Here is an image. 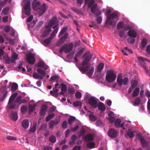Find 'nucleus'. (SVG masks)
Wrapping results in <instances>:
<instances>
[{"label": "nucleus", "mask_w": 150, "mask_h": 150, "mask_svg": "<svg viewBox=\"0 0 150 150\" xmlns=\"http://www.w3.org/2000/svg\"><path fill=\"white\" fill-rule=\"evenodd\" d=\"M127 41L130 44H133L134 43L135 40L134 39L129 38L127 39Z\"/></svg>", "instance_id": "obj_57"}, {"label": "nucleus", "mask_w": 150, "mask_h": 150, "mask_svg": "<svg viewBox=\"0 0 150 150\" xmlns=\"http://www.w3.org/2000/svg\"><path fill=\"white\" fill-rule=\"evenodd\" d=\"M3 60L7 64H9L11 63V59L7 55H4L3 58Z\"/></svg>", "instance_id": "obj_24"}, {"label": "nucleus", "mask_w": 150, "mask_h": 150, "mask_svg": "<svg viewBox=\"0 0 150 150\" xmlns=\"http://www.w3.org/2000/svg\"><path fill=\"white\" fill-rule=\"evenodd\" d=\"M96 125L97 126L102 127L104 125V123L101 120H99L96 122Z\"/></svg>", "instance_id": "obj_36"}, {"label": "nucleus", "mask_w": 150, "mask_h": 150, "mask_svg": "<svg viewBox=\"0 0 150 150\" xmlns=\"http://www.w3.org/2000/svg\"><path fill=\"white\" fill-rule=\"evenodd\" d=\"M122 76L121 74H119L117 79V83L120 86H121L123 84L127 85L129 81L127 77L124 78L123 79L122 78Z\"/></svg>", "instance_id": "obj_7"}, {"label": "nucleus", "mask_w": 150, "mask_h": 150, "mask_svg": "<svg viewBox=\"0 0 150 150\" xmlns=\"http://www.w3.org/2000/svg\"><path fill=\"white\" fill-rule=\"evenodd\" d=\"M104 64L103 63H100L98 65L97 68V71L98 72H100L103 70Z\"/></svg>", "instance_id": "obj_25"}, {"label": "nucleus", "mask_w": 150, "mask_h": 150, "mask_svg": "<svg viewBox=\"0 0 150 150\" xmlns=\"http://www.w3.org/2000/svg\"><path fill=\"white\" fill-rule=\"evenodd\" d=\"M9 9V7H5L3 9L2 13L4 15H6L8 14Z\"/></svg>", "instance_id": "obj_48"}, {"label": "nucleus", "mask_w": 150, "mask_h": 150, "mask_svg": "<svg viewBox=\"0 0 150 150\" xmlns=\"http://www.w3.org/2000/svg\"><path fill=\"white\" fill-rule=\"evenodd\" d=\"M108 115L109 116V117L108 119L109 122L110 123H113L115 120V117L110 115V113H109L108 114Z\"/></svg>", "instance_id": "obj_46"}, {"label": "nucleus", "mask_w": 150, "mask_h": 150, "mask_svg": "<svg viewBox=\"0 0 150 150\" xmlns=\"http://www.w3.org/2000/svg\"><path fill=\"white\" fill-rule=\"evenodd\" d=\"M33 9L38 11L39 15H42L45 12L46 9V5L43 4L42 6L39 2L34 1L32 4Z\"/></svg>", "instance_id": "obj_3"}, {"label": "nucleus", "mask_w": 150, "mask_h": 150, "mask_svg": "<svg viewBox=\"0 0 150 150\" xmlns=\"http://www.w3.org/2000/svg\"><path fill=\"white\" fill-rule=\"evenodd\" d=\"M11 119L14 121H16L18 120V114L16 112H12L11 115Z\"/></svg>", "instance_id": "obj_21"}, {"label": "nucleus", "mask_w": 150, "mask_h": 150, "mask_svg": "<svg viewBox=\"0 0 150 150\" xmlns=\"http://www.w3.org/2000/svg\"><path fill=\"white\" fill-rule=\"evenodd\" d=\"M35 66L37 67H41L42 68L44 69L45 70H47L48 66L46 65L45 63L42 61H39L35 64Z\"/></svg>", "instance_id": "obj_15"}, {"label": "nucleus", "mask_w": 150, "mask_h": 150, "mask_svg": "<svg viewBox=\"0 0 150 150\" xmlns=\"http://www.w3.org/2000/svg\"><path fill=\"white\" fill-rule=\"evenodd\" d=\"M85 139L86 142L92 141L93 139V137L91 134H88L86 136Z\"/></svg>", "instance_id": "obj_23"}, {"label": "nucleus", "mask_w": 150, "mask_h": 150, "mask_svg": "<svg viewBox=\"0 0 150 150\" xmlns=\"http://www.w3.org/2000/svg\"><path fill=\"white\" fill-rule=\"evenodd\" d=\"M53 38L50 36L49 38L44 40L42 44L44 45H48L51 42V40Z\"/></svg>", "instance_id": "obj_20"}, {"label": "nucleus", "mask_w": 150, "mask_h": 150, "mask_svg": "<svg viewBox=\"0 0 150 150\" xmlns=\"http://www.w3.org/2000/svg\"><path fill=\"white\" fill-rule=\"evenodd\" d=\"M97 4H95L91 7V11L92 13L96 16H98L101 14V12L97 8Z\"/></svg>", "instance_id": "obj_11"}, {"label": "nucleus", "mask_w": 150, "mask_h": 150, "mask_svg": "<svg viewBox=\"0 0 150 150\" xmlns=\"http://www.w3.org/2000/svg\"><path fill=\"white\" fill-rule=\"evenodd\" d=\"M21 99L22 96L20 95L18 96L15 99L14 101L15 103H18L21 100Z\"/></svg>", "instance_id": "obj_60"}, {"label": "nucleus", "mask_w": 150, "mask_h": 150, "mask_svg": "<svg viewBox=\"0 0 150 150\" xmlns=\"http://www.w3.org/2000/svg\"><path fill=\"white\" fill-rule=\"evenodd\" d=\"M26 60L30 64H33L35 62V59L32 54H28L26 55Z\"/></svg>", "instance_id": "obj_12"}, {"label": "nucleus", "mask_w": 150, "mask_h": 150, "mask_svg": "<svg viewBox=\"0 0 150 150\" xmlns=\"http://www.w3.org/2000/svg\"><path fill=\"white\" fill-rule=\"evenodd\" d=\"M37 125L36 123H33V126L30 128V132L34 133L36 131Z\"/></svg>", "instance_id": "obj_34"}, {"label": "nucleus", "mask_w": 150, "mask_h": 150, "mask_svg": "<svg viewBox=\"0 0 150 150\" xmlns=\"http://www.w3.org/2000/svg\"><path fill=\"white\" fill-rule=\"evenodd\" d=\"M117 134V132L113 129H109L108 132V136L111 138H114L116 137Z\"/></svg>", "instance_id": "obj_13"}, {"label": "nucleus", "mask_w": 150, "mask_h": 150, "mask_svg": "<svg viewBox=\"0 0 150 150\" xmlns=\"http://www.w3.org/2000/svg\"><path fill=\"white\" fill-rule=\"evenodd\" d=\"M67 27L64 28L61 31L58 37L59 38L61 37L62 35L67 30Z\"/></svg>", "instance_id": "obj_45"}, {"label": "nucleus", "mask_w": 150, "mask_h": 150, "mask_svg": "<svg viewBox=\"0 0 150 150\" xmlns=\"http://www.w3.org/2000/svg\"><path fill=\"white\" fill-rule=\"evenodd\" d=\"M59 78V76H52L50 78V79L54 81H58Z\"/></svg>", "instance_id": "obj_55"}, {"label": "nucleus", "mask_w": 150, "mask_h": 150, "mask_svg": "<svg viewBox=\"0 0 150 150\" xmlns=\"http://www.w3.org/2000/svg\"><path fill=\"white\" fill-rule=\"evenodd\" d=\"M98 109L102 112L104 111L105 110V107L104 104L102 103H100L98 105Z\"/></svg>", "instance_id": "obj_26"}, {"label": "nucleus", "mask_w": 150, "mask_h": 150, "mask_svg": "<svg viewBox=\"0 0 150 150\" xmlns=\"http://www.w3.org/2000/svg\"><path fill=\"white\" fill-rule=\"evenodd\" d=\"M116 74L112 70H108L106 76V79L109 83L112 82L115 80Z\"/></svg>", "instance_id": "obj_6"}, {"label": "nucleus", "mask_w": 150, "mask_h": 150, "mask_svg": "<svg viewBox=\"0 0 150 150\" xmlns=\"http://www.w3.org/2000/svg\"><path fill=\"white\" fill-rule=\"evenodd\" d=\"M8 93V91H6L0 98V100L1 101H3L5 99Z\"/></svg>", "instance_id": "obj_50"}, {"label": "nucleus", "mask_w": 150, "mask_h": 150, "mask_svg": "<svg viewBox=\"0 0 150 150\" xmlns=\"http://www.w3.org/2000/svg\"><path fill=\"white\" fill-rule=\"evenodd\" d=\"M84 51V49L83 48H81L76 54V57H79L82 54Z\"/></svg>", "instance_id": "obj_40"}, {"label": "nucleus", "mask_w": 150, "mask_h": 150, "mask_svg": "<svg viewBox=\"0 0 150 150\" xmlns=\"http://www.w3.org/2000/svg\"><path fill=\"white\" fill-rule=\"evenodd\" d=\"M29 120L27 119H25L22 121L21 125L23 128L26 129H28L29 127Z\"/></svg>", "instance_id": "obj_16"}, {"label": "nucleus", "mask_w": 150, "mask_h": 150, "mask_svg": "<svg viewBox=\"0 0 150 150\" xmlns=\"http://www.w3.org/2000/svg\"><path fill=\"white\" fill-rule=\"evenodd\" d=\"M134 133L131 131V129H129L128 131L127 132V135L130 138H132L134 137Z\"/></svg>", "instance_id": "obj_44"}, {"label": "nucleus", "mask_w": 150, "mask_h": 150, "mask_svg": "<svg viewBox=\"0 0 150 150\" xmlns=\"http://www.w3.org/2000/svg\"><path fill=\"white\" fill-rule=\"evenodd\" d=\"M73 48V45L72 43H70L68 45L64 44L59 50V52L62 53L64 51V52L66 53H68L71 52Z\"/></svg>", "instance_id": "obj_5"}, {"label": "nucleus", "mask_w": 150, "mask_h": 150, "mask_svg": "<svg viewBox=\"0 0 150 150\" xmlns=\"http://www.w3.org/2000/svg\"><path fill=\"white\" fill-rule=\"evenodd\" d=\"M89 104L93 108H96L97 107V101L93 98H90L88 101Z\"/></svg>", "instance_id": "obj_14"}, {"label": "nucleus", "mask_w": 150, "mask_h": 150, "mask_svg": "<svg viewBox=\"0 0 150 150\" xmlns=\"http://www.w3.org/2000/svg\"><path fill=\"white\" fill-rule=\"evenodd\" d=\"M67 121H64L62 124V127L63 128L66 129L67 128Z\"/></svg>", "instance_id": "obj_63"}, {"label": "nucleus", "mask_w": 150, "mask_h": 150, "mask_svg": "<svg viewBox=\"0 0 150 150\" xmlns=\"http://www.w3.org/2000/svg\"><path fill=\"white\" fill-rule=\"evenodd\" d=\"M139 88L137 87L133 91V93L132 94V96L133 97H135L137 96L139 94Z\"/></svg>", "instance_id": "obj_28"}, {"label": "nucleus", "mask_w": 150, "mask_h": 150, "mask_svg": "<svg viewBox=\"0 0 150 150\" xmlns=\"http://www.w3.org/2000/svg\"><path fill=\"white\" fill-rule=\"evenodd\" d=\"M68 93H69L74 94L75 92V90L74 87H69L68 89Z\"/></svg>", "instance_id": "obj_51"}, {"label": "nucleus", "mask_w": 150, "mask_h": 150, "mask_svg": "<svg viewBox=\"0 0 150 150\" xmlns=\"http://www.w3.org/2000/svg\"><path fill=\"white\" fill-rule=\"evenodd\" d=\"M25 2H26L24 6L25 14L29 16L30 13V1L29 0H25Z\"/></svg>", "instance_id": "obj_9"}, {"label": "nucleus", "mask_w": 150, "mask_h": 150, "mask_svg": "<svg viewBox=\"0 0 150 150\" xmlns=\"http://www.w3.org/2000/svg\"><path fill=\"white\" fill-rule=\"evenodd\" d=\"M138 61L140 64L143 67L144 70L148 72L149 71L146 65L145 61H148L147 59L143 57H137Z\"/></svg>", "instance_id": "obj_8"}, {"label": "nucleus", "mask_w": 150, "mask_h": 150, "mask_svg": "<svg viewBox=\"0 0 150 150\" xmlns=\"http://www.w3.org/2000/svg\"><path fill=\"white\" fill-rule=\"evenodd\" d=\"M49 140L52 143H54L56 141V139L54 136L51 135L50 137Z\"/></svg>", "instance_id": "obj_47"}, {"label": "nucleus", "mask_w": 150, "mask_h": 150, "mask_svg": "<svg viewBox=\"0 0 150 150\" xmlns=\"http://www.w3.org/2000/svg\"><path fill=\"white\" fill-rule=\"evenodd\" d=\"M81 103L80 101H76L73 103L75 107L81 106Z\"/></svg>", "instance_id": "obj_58"}, {"label": "nucleus", "mask_w": 150, "mask_h": 150, "mask_svg": "<svg viewBox=\"0 0 150 150\" xmlns=\"http://www.w3.org/2000/svg\"><path fill=\"white\" fill-rule=\"evenodd\" d=\"M147 43V40L145 38H143L141 42V45L143 48H144L146 46Z\"/></svg>", "instance_id": "obj_35"}, {"label": "nucleus", "mask_w": 150, "mask_h": 150, "mask_svg": "<svg viewBox=\"0 0 150 150\" xmlns=\"http://www.w3.org/2000/svg\"><path fill=\"white\" fill-rule=\"evenodd\" d=\"M47 127V124H44L41 125V126L39 128L40 130H45L46 129Z\"/></svg>", "instance_id": "obj_61"}, {"label": "nucleus", "mask_w": 150, "mask_h": 150, "mask_svg": "<svg viewBox=\"0 0 150 150\" xmlns=\"http://www.w3.org/2000/svg\"><path fill=\"white\" fill-rule=\"evenodd\" d=\"M140 103V97H138L136 98L134 104V106L139 105Z\"/></svg>", "instance_id": "obj_42"}, {"label": "nucleus", "mask_w": 150, "mask_h": 150, "mask_svg": "<svg viewBox=\"0 0 150 150\" xmlns=\"http://www.w3.org/2000/svg\"><path fill=\"white\" fill-rule=\"evenodd\" d=\"M90 66V63L83 62L82 65L79 67V69L81 72L83 73L88 71L87 75L90 77L92 75L94 71V68L93 67H91L89 69Z\"/></svg>", "instance_id": "obj_1"}, {"label": "nucleus", "mask_w": 150, "mask_h": 150, "mask_svg": "<svg viewBox=\"0 0 150 150\" xmlns=\"http://www.w3.org/2000/svg\"><path fill=\"white\" fill-rule=\"evenodd\" d=\"M18 85L17 83H14L11 86V91L12 93L14 92L18 88Z\"/></svg>", "instance_id": "obj_32"}, {"label": "nucleus", "mask_w": 150, "mask_h": 150, "mask_svg": "<svg viewBox=\"0 0 150 150\" xmlns=\"http://www.w3.org/2000/svg\"><path fill=\"white\" fill-rule=\"evenodd\" d=\"M18 57V54L15 52H13L11 55V63L14 62L17 59Z\"/></svg>", "instance_id": "obj_22"}, {"label": "nucleus", "mask_w": 150, "mask_h": 150, "mask_svg": "<svg viewBox=\"0 0 150 150\" xmlns=\"http://www.w3.org/2000/svg\"><path fill=\"white\" fill-rule=\"evenodd\" d=\"M37 72L40 74L41 76L43 77L45 76L46 75V73L45 71L41 68H38L37 69Z\"/></svg>", "instance_id": "obj_29"}, {"label": "nucleus", "mask_w": 150, "mask_h": 150, "mask_svg": "<svg viewBox=\"0 0 150 150\" xmlns=\"http://www.w3.org/2000/svg\"><path fill=\"white\" fill-rule=\"evenodd\" d=\"M89 117L90 120L92 121H95L97 119V118L96 116L91 114L89 115Z\"/></svg>", "instance_id": "obj_54"}, {"label": "nucleus", "mask_w": 150, "mask_h": 150, "mask_svg": "<svg viewBox=\"0 0 150 150\" xmlns=\"http://www.w3.org/2000/svg\"><path fill=\"white\" fill-rule=\"evenodd\" d=\"M54 116V113H51L49 114V115L46 117L45 120L46 121H48L50 120Z\"/></svg>", "instance_id": "obj_38"}, {"label": "nucleus", "mask_w": 150, "mask_h": 150, "mask_svg": "<svg viewBox=\"0 0 150 150\" xmlns=\"http://www.w3.org/2000/svg\"><path fill=\"white\" fill-rule=\"evenodd\" d=\"M95 1L94 0H90L88 2V6L89 8L91 7V6L93 4L95 3Z\"/></svg>", "instance_id": "obj_59"}, {"label": "nucleus", "mask_w": 150, "mask_h": 150, "mask_svg": "<svg viewBox=\"0 0 150 150\" xmlns=\"http://www.w3.org/2000/svg\"><path fill=\"white\" fill-rule=\"evenodd\" d=\"M128 35L129 37L133 38H135L137 35L136 32L133 30H129Z\"/></svg>", "instance_id": "obj_17"}, {"label": "nucleus", "mask_w": 150, "mask_h": 150, "mask_svg": "<svg viewBox=\"0 0 150 150\" xmlns=\"http://www.w3.org/2000/svg\"><path fill=\"white\" fill-rule=\"evenodd\" d=\"M52 28L54 30L53 31L51 34L50 36L54 38L56 34L57 33L58 30L59 29V27H58L57 25H56L52 27Z\"/></svg>", "instance_id": "obj_19"}, {"label": "nucleus", "mask_w": 150, "mask_h": 150, "mask_svg": "<svg viewBox=\"0 0 150 150\" xmlns=\"http://www.w3.org/2000/svg\"><path fill=\"white\" fill-rule=\"evenodd\" d=\"M95 146V143L92 142H89L86 145L87 147L90 149L93 148Z\"/></svg>", "instance_id": "obj_33"}, {"label": "nucleus", "mask_w": 150, "mask_h": 150, "mask_svg": "<svg viewBox=\"0 0 150 150\" xmlns=\"http://www.w3.org/2000/svg\"><path fill=\"white\" fill-rule=\"evenodd\" d=\"M118 17L117 14L115 12H114L108 16H107L106 23L113 27H115L116 25V23L114 20H111L117 18Z\"/></svg>", "instance_id": "obj_4"}, {"label": "nucleus", "mask_w": 150, "mask_h": 150, "mask_svg": "<svg viewBox=\"0 0 150 150\" xmlns=\"http://www.w3.org/2000/svg\"><path fill=\"white\" fill-rule=\"evenodd\" d=\"M33 77L37 79H40L42 80L43 79V76L39 75L36 73H34L33 74Z\"/></svg>", "instance_id": "obj_30"}, {"label": "nucleus", "mask_w": 150, "mask_h": 150, "mask_svg": "<svg viewBox=\"0 0 150 150\" xmlns=\"http://www.w3.org/2000/svg\"><path fill=\"white\" fill-rule=\"evenodd\" d=\"M60 86H61V90L62 91L65 92L67 91V86L64 83H62Z\"/></svg>", "instance_id": "obj_41"}, {"label": "nucleus", "mask_w": 150, "mask_h": 150, "mask_svg": "<svg viewBox=\"0 0 150 150\" xmlns=\"http://www.w3.org/2000/svg\"><path fill=\"white\" fill-rule=\"evenodd\" d=\"M47 108V106L45 105H44L42 106L40 111V115H43L45 114Z\"/></svg>", "instance_id": "obj_18"}, {"label": "nucleus", "mask_w": 150, "mask_h": 150, "mask_svg": "<svg viewBox=\"0 0 150 150\" xmlns=\"http://www.w3.org/2000/svg\"><path fill=\"white\" fill-rule=\"evenodd\" d=\"M138 84V82L136 80H134L131 84V86L134 88L137 86Z\"/></svg>", "instance_id": "obj_64"}, {"label": "nucleus", "mask_w": 150, "mask_h": 150, "mask_svg": "<svg viewBox=\"0 0 150 150\" xmlns=\"http://www.w3.org/2000/svg\"><path fill=\"white\" fill-rule=\"evenodd\" d=\"M58 23L57 18L56 17H53L50 20L48 24L45 26V31L42 33V36L43 38L47 37L52 31L51 26Z\"/></svg>", "instance_id": "obj_2"}, {"label": "nucleus", "mask_w": 150, "mask_h": 150, "mask_svg": "<svg viewBox=\"0 0 150 150\" xmlns=\"http://www.w3.org/2000/svg\"><path fill=\"white\" fill-rule=\"evenodd\" d=\"M124 23L122 22H119L118 23L117 26V30H119L120 28L123 27Z\"/></svg>", "instance_id": "obj_49"}, {"label": "nucleus", "mask_w": 150, "mask_h": 150, "mask_svg": "<svg viewBox=\"0 0 150 150\" xmlns=\"http://www.w3.org/2000/svg\"><path fill=\"white\" fill-rule=\"evenodd\" d=\"M121 122L120 120L118 119H116L114 122L115 125L117 127H119Z\"/></svg>", "instance_id": "obj_43"}, {"label": "nucleus", "mask_w": 150, "mask_h": 150, "mask_svg": "<svg viewBox=\"0 0 150 150\" xmlns=\"http://www.w3.org/2000/svg\"><path fill=\"white\" fill-rule=\"evenodd\" d=\"M141 142L143 147L146 148L148 146V142L147 141H146L144 139H141Z\"/></svg>", "instance_id": "obj_27"}, {"label": "nucleus", "mask_w": 150, "mask_h": 150, "mask_svg": "<svg viewBox=\"0 0 150 150\" xmlns=\"http://www.w3.org/2000/svg\"><path fill=\"white\" fill-rule=\"evenodd\" d=\"M93 56V54H91L89 51L86 52L83 56L84 59L83 62L89 63Z\"/></svg>", "instance_id": "obj_10"}, {"label": "nucleus", "mask_w": 150, "mask_h": 150, "mask_svg": "<svg viewBox=\"0 0 150 150\" xmlns=\"http://www.w3.org/2000/svg\"><path fill=\"white\" fill-rule=\"evenodd\" d=\"M75 96L77 98H80L81 97V94L80 92H76L75 94Z\"/></svg>", "instance_id": "obj_62"}, {"label": "nucleus", "mask_w": 150, "mask_h": 150, "mask_svg": "<svg viewBox=\"0 0 150 150\" xmlns=\"http://www.w3.org/2000/svg\"><path fill=\"white\" fill-rule=\"evenodd\" d=\"M6 138L8 140L12 141L16 140L17 139L16 137L10 136H6Z\"/></svg>", "instance_id": "obj_56"}, {"label": "nucleus", "mask_w": 150, "mask_h": 150, "mask_svg": "<svg viewBox=\"0 0 150 150\" xmlns=\"http://www.w3.org/2000/svg\"><path fill=\"white\" fill-rule=\"evenodd\" d=\"M65 41L61 38L59 39L57 42L56 45L57 46H60L63 44Z\"/></svg>", "instance_id": "obj_52"}, {"label": "nucleus", "mask_w": 150, "mask_h": 150, "mask_svg": "<svg viewBox=\"0 0 150 150\" xmlns=\"http://www.w3.org/2000/svg\"><path fill=\"white\" fill-rule=\"evenodd\" d=\"M76 118L75 117L73 116H70L68 119V123L69 125H71L72 123L74 122Z\"/></svg>", "instance_id": "obj_37"}, {"label": "nucleus", "mask_w": 150, "mask_h": 150, "mask_svg": "<svg viewBox=\"0 0 150 150\" xmlns=\"http://www.w3.org/2000/svg\"><path fill=\"white\" fill-rule=\"evenodd\" d=\"M36 106V105H29V113H31L35 109V106Z\"/></svg>", "instance_id": "obj_39"}, {"label": "nucleus", "mask_w": 150, "mask_h": 150, "mask_svg": "<svg viewBox=\"0 0 150 150\" xmlns=\"http://www.w3.org/2000/svg\"><path fill=\"white\" fill-rule=\"evenodd\" d=\"M50 93L52 94V96H53L57 98L59 95V93H57L55 92L54 91H50Z\"/></svg>", "instance_id": "obj_53"}, {"label": "nucleus", "mask_w": 150, "mask_h": 150, "mask_svg": "<svg viewBox=\"0 0 150 150\" xmlns=\"http://www.w3.org/2000/svg\"><path fill=\"white\" fill-rule=\"evenodd\" d=\"M27 108L26 105H24L22 106L21 108V111L23 114L26 113L27 110Z\"/></svg>", "instance_id": "obj_31"}]
</instances>
